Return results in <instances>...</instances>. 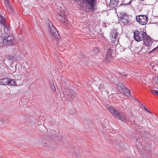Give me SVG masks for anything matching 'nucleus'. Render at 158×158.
I'll use <instances>...</instances> for the list:
<instances>
[{
    "label": "nucleus",
    "mask_w": 158,
    "mask_h": 158,
    "mask_svg": "<svg viewBox=\"0 0 158 158\" xmlns=\"http://www.w3.org/2000/svg\"><path fill=\"white\" fill-rule=\"evenodd\" d=\"M142 141L141 138L137 139L136 144V148L143 158H149L151 154V147L148 144L142 146L141 142Z\"/></svg>",
    "instance_id": "f257e3e1"
},
{
    "label": "nucleus",
    "mask_w": 158,
    "mask_h": 158,
    "mask_svg": "<svg viewBox=\"0 0 158 158\" xmlns=\"http://www.w3.org/2000/svg\"><path fill=\"white\" fill-rule=\"evenodd\" d=\"M78 2L80 6H83L86 3L88 7L89 10L90 11H92L96 9L95 6L96 5L97 0H76Z\"/></svg>",
    "instance_id": "f03ea898"
},
{
    "label": "nucleus",
    "mask_w": 158,
    "mask_h": 158,
    "mask_svg": "<svg viewBox=\"0 0 158 158\" xmlns=\"http://www.w3.org/2000/svg\"><path fill=\"white\" fill-rule=\"evenodd\" d=\"M107 109L115 118L124 122L127 121V119L125 116L122 113L118 111L112 106H110L108 107Z\"/></svg>",
    "instance_id": "7ed1b4c3"
},
{
    "label": "nucleus",
    "mask_w": 158,
    "mask_h": 158,
    "mask_svg": "<svg viewBox=\"0 0 158 158\" xmlns=\"http://www.w3.org/2000/svg\"><path fill=\"white\" fill-rule=\"evenodd\" d=\"M3 39V44L9 46L16 44V46L19 45L18 42L16 39H14L13 37L9 36H2Z\"/></svg>",
    "instance_id": "20e7f679"
},
{
    "label": "nucleus",
    "mask_w": 158,
    "mask_h": 158,
    "mask_svg": "<svg viewBox=\"0 0 158 158\" xmlns=\"http://www.w3.org/2000/svg\"><path fill=\"white\" fill-rule=\"evenodd\" d=\"M48 31H49L51 34L56 38L59 39L60 38V36L57 30L55 28L52 24L50 21H48L47 22Z\"/></svg>",
    "instance_id": "39448f33"
},
{
    "label": "nucleus",
    "mask_w": 158,
    "mask_h": 158,
    "mask_svg": "<svg viewBox=\"0 0 158 158\" xmlns=\"http://www.w3.org/2000/svg\"><path fill=\"white\" fill-rule=\"evenodd\" d=\"M146 36H147L146 33L143 31L136 30L134 33V39L137 42L143 40L144 37Z\"/></svg>",
    "instance_id": "423d86ee"
},
{
    "label": "nucleus",
    "mask_w": 158,
    "mask_h": 158,
    "mask_svg": "<svg viewBox=\"0 0 158 158\" xmlns=\"http://www.w3.org/2000/svg\"><path fill=\"white\" fill-rule=\"evenodd\" d=\"M57 19L63 25H66L68 23L66 16L65 15V13L63 11L60 12L58 14Z\"/></svg>",
    "instance_id": "0eeeda50"
},
{
    "label": "nucleus",
    "mask_w": 158,
    "mask_h": 158,
    "mask_svg": "<svg viewBox=\"0 0 158 158\" xmlns=\"http://www.w3.org/2000/svg\"><path fill=\"white\" fill-rule=\"evenodd\" d=\"M136 19L140 24L144 25L147 23L148 18L146 15H139L136 16Z\"/></svg>",
    "instance_id": "6e6552de"
},
{
    "label": "nucleus",
    "mask_w": 158,
    "mask_h": 158,
    "mask_svg": "<svg viewBox=\"0 0 158 158\" xmlns=\"http://www.w3.org/2000/svg\"><path fill=\"white\" fill-rule=\"evenodd\" d=\"M118 17L119 19L124 25L127 24L129 22L130 19L128 16L124 13H120L118 15Z\"/></svg>",
    "instance_id": "1a4fd4ad"
},
{
    "label": "nucleus",
    "mask_w": 158,
    "mask_h": 158,
    "mask_svg": "<svg viewBox=\"0 0 158 158\" xmlns=\"http://www.w3.org/2000/svg\"><path fill=\"white\" fill-rule=\"evenodd\" d=\"M114 51L111 49H109L106 54L105 60L108 62H110L113 59L112 54H114Z\"/></svg>",
    "instance_id": "9d476101"
},
{
    "label": "nucleus",
    "mask_w": 158,
    "mask_h": 158,
    "mask_svg": "<svg viewBox=\"0 0 158 158\" xmlns=\"http://www.w3.org/2000/svg\"><path fill=\"white\" fill-rule=\"evenodd\" d=\"M110 35L112 43L114 44L116 41H118V34L116 30L112 31L110 33Z\"/></svg>",
    "instance_id": "9b49d317"
},
{
    "label": "nucleus",
    "mask_w": 158,
    "mask_h": 158,
    "mask_svg": "<svg viewBox=\"0 0 158 158\" xmlns=\"http://www.w3.org/2000/svg\"><path fill=\"white\" fill-rule=\"evenodd\" d=\"M143 44L146 46H150L153 43V40L147 34V36L144 37L143 39Z\"/></svg>",
    "instance_id": "f8f14e48"
},
{
    "label": "nucleus",
    "mask_w": 158,
    "mask_h": 158,
    "mask_svg": "<svg viewBox=\"0 0 158 158\" xmlns=\"http://www.w3.org/2000/svg\"><path fill=\"white\" fill-rule=\"evenodd\" d=\"M125 86L122 83L119 82L117 84V88L119 92L122 93L124 91Z\"/></svg>",
    "instance_id": "ddd939ff"
},
{
    "label": "nucleus",
    "mask_w": 158,
    "mask_h": 158,
    "mask_svg": "<svg viewBox=\"0 0 158 158\" xmlns=\"http://www.w3.org/2000/svg\"><path fill=\"white\" fill-rule=\"evenodd\" d=\"M9 78H5L0 79V85H8L9 82Z\"/></svg>",
    "instance_id": "4468645a"
},
{
    "label": "nucleus",
    "mask_w": 158,
    "mask_h": 158,
    "mask_svg": "<svg viewBox=\"0 0 158 158\" xmlns=\"http://www.w3.org/2000/svg\"><path fill=\"white\" fill-rule=\"evenodd\" d=\"M4 27V30L5 32V36H8V34L10 33V27L6 26V24H5V26H3Z\"/></svg>",
    "instance_id": "2eb2a0df"
},
{
    "label": "nucleus",
    "mask_w": 158,
    "mask_h": 158,
    "mask_svg": "<svg viewBox=\"0 0 158 158\" xmlns=\"http://www.w3.org/2000/svg\"><path fill=\"white\" fill-rule=\"evenodd\" d=\"M143 117L142 116L139 115L136 118L134 122L136 121L139 124H141L143 123Z\"/></svg>",
    "instance_id": "dca6fc26"
},
{
    "label": "nucleus",
    "mask_w": 158,
    "mask_h": 158,
    "mask_svg": "<svg viewBox=\"0 0 158 158\" xmlns=\"http://www.w3.org/2000/svg\"><path fill=\"white\" fill-rule=\"evenodd\" d=\"M15 83V80L9 78V82H8V85H16Z\"/></svg>",
    "instance_id": "f3484780"
},
{
    "label": "nucleus",
    "mask_w": 158,
    "mask_h": 158,
    "mask_svg": "<svg viewBox=\"0 0 158 158\" xmlns=\"http://www.w3.org/2000/svg\"><path fill=\"white\" fill-rule=\"evenodd\" d=\"M6 8H7V10L9 13L10 14H12L14 13V9L13 7L10 5L6 7Z\"/></svg>",
    "instance_id": "a211bd4d"
},
{
    "label": "nucleus",
    "mask_w": 158,
    "mask_h": 158,
    "mask_svg": "<svg viewBox=\"0 0 158 158\" xmlns=\"http://www.w3.org/2000/svg\"><path fill=\"white\" fill-rule=\"evenodd\" d=\"M0 24L3 26H5V20L2 16H0Z\"/></svg>",
    "instance_id": "6ab92c4d"
},
{
    "label": "nucleus",
    "mask_w": 158,
    "mask_h": 158,
    "mask_svg": "<svg viewBox=\"0 0 158 158\" xmlns=\"http://www.w3.org/2000/svg\"><path fill=\"white\" fill-rule=\"evenodd\" d=\"M74 154L76 156H78L80 155V152L79 151L78 149H75V152H74Z\"/></svg>",
    "instance_id": "aec40b11"
},
{
    "label": "nucleus",
    "mask_w": 158,
    "mask_h": 158,
    "mask_svg": "<svg viewBox=\"0 0 158 158\" xmlns=\"http://www.w3.org/2000/svg\"><path fill=\"white\" fill-rule=\"evenodd\" d=\"M151 92L154 95L156 94L158 95V91L156 90L151 89Z\"/></svg>",
    "instance_id": "412c9836"
},
{
    "label": "nucleus",
    "mask_w": 158,
    "mask_h": 158,
    "mask_svg": "<svg viewBox=\"0 0 158 158\" xmlns=\"http://www.w3.org/2000/svg\"><path fill=\"white\" fill-rule=\"evenodd\" d=\"M51 88L53 92H55L56 91V89L54 83H53L52 85Z\"/></svg>",
    "instance_id": "4be33fe9"
},
{
    "label": "nucleus",
    "mask_w": 158,
    "mask_h": 158,
    "mask_svg": "<svg viewBox=\"0 0 158 158\" xmlns=\"http://www.w3.org/2000/svg\"><path fill=\"white\" fill-rule=\"evenodd\" d=\"M124 90L125 92L127 93L129 95L131 94V92L130 90L129 89H127L125 87L124 89Z\"/></svg>",
    "instance_id": "5701e85b"
},
{
    "label": "nucleus",
    "mask_w": 158,
    "mask_h": 158,
    "mask_svg": "<svg viewBox=\"0 0 158 158\" xmlns=\"http://www.w3.org/2000/svg\"><path fill=\"white\" fill-rule=\"evenodd\" d=\"M5 4H6V7L10 6V3L8 0H4Z\"/></svg>",
    "instance_id": "b1692460"
},
{
    "label": "nucleus",
    "mask_w": 158,
    "mask_h": 158,
    "mask_svg": "<svg viewBox=\"0 0 158 158\" xmlns=\"http://www.w3.org/2000/svg\"><path fill=\"white\" fill-rule=\"evenodd\" d=\"M116 2L114 1H113V0H110V4L111 6H114V4H115V3Z\"/></svg>",
    "instance_id": "393cba45"
},
{
    "label": "nucleus",
    "mask_w": 158,
    "mask_h": 158,
    "mask_svg": "<svg viewBox=\"0 0 158 158\" xmlns=\"http://www.w3.org/2000/svg\"><path fill=\"white\" fill-rule=\"evenodd\" d=\"M103 88L104 85L103 84H101L99 87V89L100 90H102Z\"/></svg>",
    "instance_id": "a878e982"
},
{
    "label": "nucleus",
    "mask_w": 158,
    "mask_h": 158,
    "mask_svg": "<svg viewBox=\"0 0 158 158\" xmlns=\"http://www.w3.org/2000/svg\"><path fill=\"white\" fill-rule=\"evenodd\" d=\"M158 48V44L157 45V46L156 48H154L152 50V51L151 52H153L154 51L156 50Z\"/></svg>",
    "instance_id": "bb28decb"
},
{
    "label": "nucleus",
    "mask_w": 158,
    "mask_h": 158,
    "mask_svg": "<svg viewBox=\"0 0 158 158\" xmlns=\"http://www.w3.org/2000/svg\"><path fill=\"white\" fill-rule=\"evenodd\" d=\"M143 107H144V110L146 112L150 113V112L149 111V110L146 107L144 106H143Z\"/></svg>",
    "instance_id": "cd10ccee"
},
{
    "label": "nucleus",
    "mask_w": 158,
    "mask_h": 158,
    "mask_svg": "<svg viewBox=\"0 0 158 158\" xmlns=\"http://www.w3.org/2000/svg\"><path fill=\"white\" fill-rule=\"evenodd\" d=\"M69 113L70 114H75V112H74H74H71V110H70V111H69Z\"/></svg>",
    "instance_id": "c85d7f7f"
},
{
    "label": "nucleus",
    "mask_w": 158,
    "mask_h": 158,
    "mask_svg": "<svg viewBox=\"0 0 158 158\" xmlns=\"http://www.w3.org/2000/svg\"><path fill=\"white\" fill-rule=\"evenodd\" d=\"M155 79L156 81V82L158 84V77H156V78H155Z\"/></svg>",
    "instance_id": "c756f323"
},
{
    "label": "nucleus",
    "mask_w": 158,
    "mask_h": 158,
    "mask_svg": "<svg viewBox=\"0 0 158 158\" xmlns=\"http://www.w3.org/2000/svg\"><path fill=\"white\" fill-rule=\"evenodd\" d=\"M2 122L4 123H6L7 122H8V120H5V121H4V120H2Z\"/></svg>",
    "instance_id": "7c9ffc66"
},
{
    "label": "nucleus",
    "mask_w": 158,
    "mask_h": 158,
    "mask_svg": "<svg viewBox=\"0 0 158 158\" xmlns=\"http://www.w3.org/2000/svg\"><path fill=\"white\" fill-rule=\"evenodd\" d=\"M14 69H13V70H12V71L13 72H14L15 71V70H16V68L15 67H14Z\"/></svg>",
    "instance_id": "2f4dec72"
},
{
    "label": "nucleus",
    "mask_w": 158,
    "mask_h": 158,
    "mask_svg": "<svg viewBox=\"0 0 158 158\" xmlns=\"http://www.w3.org/2000/svg\"><path fill=\"white\" fill-rule=\"evenodd\" d=\"M123 76L125 77V76H127V75L126 74H125L124 75H123Z\"/></svg>",
    "instance_id": "473e14b6"
},
{
    "label": "nucleus",
    "mask_w": 158,
    "mask_h": 158,
    "mask_svg": "<svg viewBox=\"0 0 158 158\" xmlns=\"http://www.w3.org/2000/svg\"><path fill=\"white\" fill-rule=\"evenodd\" d=\"M131 1L129 2L127 4V5L129 4H130V3L131 2Z\"/></svg>",
    "instance_id": "72a5a7b5"
},
{
    "label": "nucleus",
    "mask_w": 158,
    "mask_h": 158,
    "mask_svg": "<svg viewBox=\"0 0 158 158\" xmlns=\"http://www.w3.org/2000/svg\"><path fill=\"white\" fill-rule=\"evenodd\" d=\"M108 90L107 89H106V91L107 92H108Z\"/></svg>",
    "instance_id": "f704fd0d"
}]
</instances>
